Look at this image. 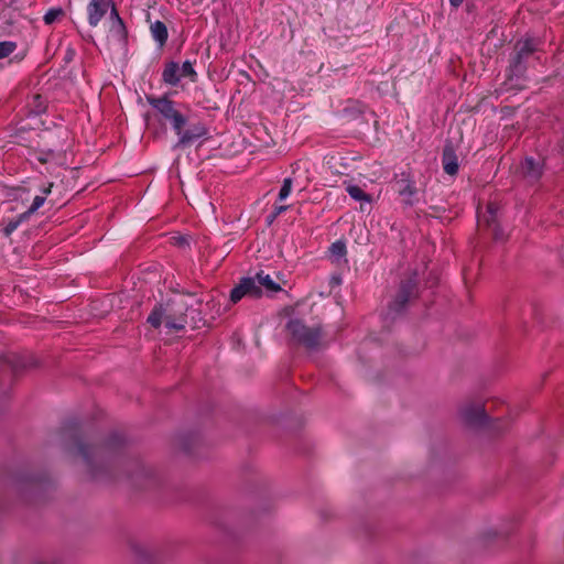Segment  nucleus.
Instances as JSON below:
<instances>
[{"label": "nucleus", "mask_w": 564, "mask_h": 564, "mask_svg": "<svg viewBox=\"0 0 564 564\" xmlns=\"http://www.w3.org/2000/svg\"><path fill=\"white\" fill-rule=\"evenodd\" d=\"M293 337L305 346L313 348L317 346L319 339V330L307 328L300 321H291L288 325Z\"/></svg>", "instance_id": "nucleus-3"}, {"label": "nucleus", "mask_w": 564, "mask_h": 564, "mask_svg": "<svg viewBox=\"0 0 564 564\" xmlns=\"http://www.w3.org/2000/svg\"><path fill=\"white\" fill-rule=\"evenodd\" d=\"M261 291L256 285V280L252 278L242 279L240 284L237 285L230 294V300L232 303H237L243 296L249 295L252 297L259 296Z\"/></svg>", "instance_id": "nucleus-6"}, {"label": "nucleus", "mask_w": 564, "mask_h": 564, "mask_svg": "<svg viewBox=\"0 0 564 564\" xmlns=\"http://www.w3.org/2000/svg\"><path fill=\"white\" fill-rule=\"evenodd\" d=\"M488 213L490 214V216H494V207L492 206H488Z\"/></svg>", "instance_id": "nucleus-24"}, {"label": "nucleus", "mask_w": 564, "mask_h": 564, "mask_svg": "<svg viewBox=\"0 0 564 564\" xmlns=\"http://www.w3.org/2000/svg\"><path fill=\"white\" fill-rule=\"evenodd\" d=\"M61 14H62L61 9H51L44 15V21H45V23L51 24V23L55 22Z\"/></svg>", "instance_id": "nucleus-20"}, {"label": "nucleus", "mask_w": 564, "mask_h": 564, "mask_svg": "<svg viewBox=\"0 0 564 564\" xmlns=\"http://www.w3.org/2000/svg\"><path fill=\"white\" fill-rule=\"evenodd\" d=\"M525 48H527L528 51H532V50H533V47H531V46L529 45V42H528V43H525Z\"/></svg>", "instance_id": "nucleus-25"}, {"label": "nucleus", "mask_w": 564, "mask_h": 564, "mask_svg": "<svg viewBox=\"0 0 564 564\" xmlns=\"http://www.w3.org/2000/svg\"><path fill=\"white\" fill-rule=\"evenodd\" d=\"M26 219H28L26 215H24V214H21L20 216H18L14 219H8V220L3 219L0 223L1 231L3 232V235L6 237H9Z\"/></svg>", "instance_id": "nucleus-11"}, {"label": "nucleus", "mask_w": 564, "mask_h": 564, "mask_svg": "<svg viewBox=\"0 0 564 564\" xmlns=\"http://www.w3.org/2000/svg\"><path fill=\"white\" fill-rule=\"evenodd\" d=\"M17 48L15 42L4 41L0 42V59L12 54Z\"/></svg>", "instance_id": "nucleus-18"}, {"label": "nucleus", "mask_w": 564, "mask_h": 564, "mask_svg": "<svg viewBox=\"0 0 564 564\" xmlns=\"http://www.w3.org/2000/svg\"><path fill=\"white\" fill-rule=\"evenodd\" d=\"M111 11V17L120 21L115 8L112 0H91L87 7L88 22L91 26L98 25L100 20L105 17L108 11Z\"/></svg>", "instance_id": "nucleus-4"}, {"label": "nucleus", "mask_w": 564, "mask_h": 564, "mask_svg": "<svg viewBox=\"0 0 564 564\" xmlns=\"http://www.w3.org/2000/svg\"><path fill=\"white\" fill-rule=\"evenodd\" d=\"M34 564H54V563H52L50 561H40V562L34 563Z\"/></svg>", "instance_id": "nucleus-23"}, {"label": "nucleus", "mask_w": 564, "mask_h": 564, "mask_svg": "<svg viewBox=\"0 0 564 564\" xmlns=\"http://www.w3.org/2000/svg\"><path fill=\"white\" fill-rule=\"evenodd\" d=\"M521 173L529 180H536L542 173V166L532 158H527L521 163Z\"/></svg>", "instance_id": "nucleus-8"}, {"label": "nucleus", "mask_w": 564, "mask_h": 564, "mask_svg": "<svg viewBox=\"0 0 564 564\" xmlns=\"http://www.w3.org/2000/svg\"><path fill=\"white\" fill-rule=\"evenodd\" d=\"M443 166H444V171L449 175H454L457 173L458 162H457L456 155L453 153L452 150L444 151Z\"/></svg>", "instance_id": "nucleus-12"}, {"label": "nucleus", "mask_w": 564, "mask_h": 564, "mask_svg": "<svg viewBox=\"0 0 564 564\" xmlns=\"http://www.w3.org/2000/svg\"><path fill=\"white\" fill-rule=\"evenodd\" d=\"M289 206L279 205L274 207L273 218H275L278 215L284 213Z\"/></svg>", "instance_id": "nucleus-21"}, {"label": "nucleus", "mask_w": 564, "mask_h": 564, "mask_svg": "<svg viewBox=\"0 0 564 564\" xmlns=\"http://www.w3.org/2000/svg\"><path fill=\"white\" fill-rule=\"evenodd\" d=\"M346 192L356 202L360 203V209L365 210L366 205H370L373 200L372 195L366 193L360 186L346 183Z\"/></svg>", "instance_id": "nucleus-7"}, {"label": "nucleus", "mask_w": 564, "mask_h": 564, "mask_svg": "<svg viewBox=\"0 0 564 564\" xmlns=\"http://www.w3.org/2000/svg\"><path fill=\"white\" fill-rule=\"evenodd\" d=\"M50 193H51V186L44 188L43 195H37L34 197L33 203L30 206V208L25 213H23L24 215H26V218H29L32 214H34L39 208H41L43 206V204L45 203L46 196Z\"/></svg>", "instance_id": "nucleus-14"}, {"label": "nucleus", "mask_w": 564, "mask_h": 564, "mask_svg": "<svg viewBox=\"0 0 564 564\" xmlns=\"http://www.w3.org/2000/svg\"><path fill=\"white\" fill-rule=\"evenodd\" d=\"M151 34L153 39L160 44L163 45L167 40V30L164 23L161 21H155L151 24Z\"/></svg>", "instance_id": "nucleus-13"}, {"label": "nucleus", "mask_w": 564, "mask_h": 564, "mask_svg": "<svg viewBox=\"0 0 564 564\" xmlns=\"http://www.w3.org/2000/svg\"><path fill=\"white\" fill-rule=\"evenodd\" d=\"M482 220H484L485 223H489V219H487L485 216H482ZM479 221H481V218H479Z\"/></svg>", "instance_id": "nucleus-26"}, {"label": "nucleus", "mask_w": 564, "mask_h": 564, "mask_svg": "<svg viewBox=\"0 0 564 564\" xmlns=\"http://www.w3.org/2000/svg\"><path fill=\"white\" fill-rule=\"evenodd\" d=\"M458 419L468 427H478L487 421L485 406L476 402L465 403L458 410Z\"/></svg>", "instance_id": "nucleus-1"}, {"label": "nucleus", "mask_w": 564, "mask_h": 564, "mask_svg": "<svg viewBox=\"0 0 564 564\" xmlns=\"http://www.w3.org/2000/svg\"><path fill=\"white\" fill-rule=\"evenodd\" d=\"M170 120L177 135L181 138V135L184 133L183 127L186 122L185 118L177 111L175 116H173Z\"/></svg>", "instance_id": "nucleus-17"}, {"label": "nucleus", "mask_w": 564, "mask_h": 564, "mask_svg": "<svg viewBox=\"0 0 564 564\" xmlns=\"http://www.w3.org/2000/svg\"><path fill=\"white\" fill-rule=\"evenodd\" d=\"M253 279L256 280V285L259 289L262 286L267 292H278L281 290V285L268 273L259 272Z\"/></svg>", "instance_id": "nucleus-9"}, {"label": "nucleus", "mask_w": 564, "mask_h": 564, "mask_svg": "<svg viewBox=\"0 0 564 564\" xmlns=\"http://www.w3.org/2000/svg\"><path fill=\"white\" fill-rule=\"evenodd\" d=\"M173 312L170 307H164L162 305L155 307L153 312L149 315L148 322L153 327H159L162 323L165 324V326L170 329L178 330L183 328L184 324L183 322H175L171 317V313Z\"/></svg>", "instance_id": "nucleus-5"}, {"label": "nucleus", "mask_w": 564, "mask_h": 564, "mask_svg": "<svg viewBox=\"0 0 564 564\" xmlns=\"http://www.w3.org/2000/svg\"><path fill=\"white\" fill-rule=\"evenodd\" d=\"M163 80L169 85H177L182 78H191L192 82H195L196 72L191 62L186 61L182 65H178L175 62H171L166 64L163 74Z\"/></svg>", "instance_id": "nucleus-2"}, {"label": "nucleus", "mask_w": 564, "mask_h": 564, "mask_svg": "<svg viewBox=\"0 0 564 564\" xmlns=\"http://www.w3.org/2000/svg\"><path fill=\"white\" fill-rule=\"evenodd\" d=\"M204 134V129L195 128L191 131H185L180 139V143H187L193 141L194 139L200 138Z\"/></svg>", "instance_id": "nucleus-16"}, {"label": "nucleus", "mask_w": 564, "mask_h": 564, "mask_svg": "<svg viewBox=\"0 0 564 564\" xmlns=\"http://www.w3.org/2000/svg\"><path fill=\"white\" fill-rule=\"evenodd\" d=\"M329 254L330 258L336 262L343 259L344 256L346 254L345 243L341 241L334 242L329 248Z\"/></svg>", "instance_id": "nucleus-15"}, {"label": "nucleus", "mask_w": 564, "mask_h": 564, "mask_svg": "<svg viewBox=\"0 0 564 564\" xmlns=\"http://www.w3.org/2000/svg\"><path fill=\"white\" fill-rule=\"evenodd\" d=\"M292 192V180L291 178H285L283 181V184H282V187L279 192V200H284L286 199L290 194Z\"/></svg>", "instance_id": "nucleus-19"}, {"label": "nucleus", "mask_w": 564, "mask_h": 564, "mask_svg": "<svg viewBox=\"0 0 564 564\" xmlns=\"http://www.w3.org/2000/svg\"><path fill=\"white\" fill-rule=\"evenodd\" d=\"M464 0H449L451 4L455 8L459 7Z\"/></svg>", "instance_id": "nucleus-22"}, {"label": "nucleus", "mask_w": 564, "mask_h": 564, "mask_svg": "<svg viewBox=\"0 0 564 564\" xmlns=\"http://www.w3.org/2000/svg\"><path fill=\"white\" fill-rule=\"evenodd\" d=\"M150 104L169 120L177 112L166 98L150 99Z\"/></svg>", "instance_id": "nucleus-10"}]
</instances>
